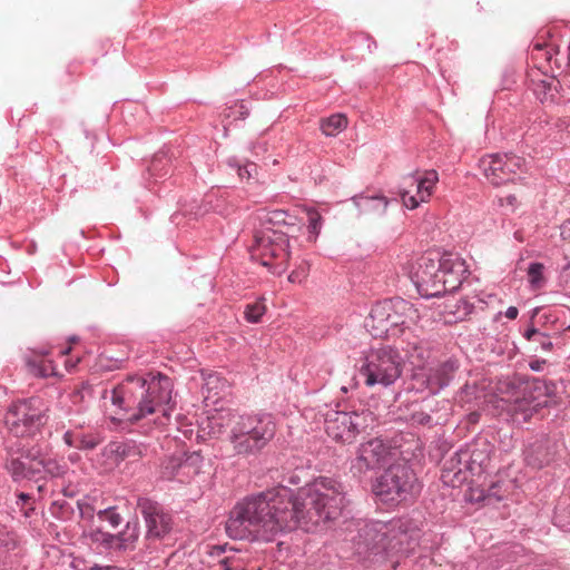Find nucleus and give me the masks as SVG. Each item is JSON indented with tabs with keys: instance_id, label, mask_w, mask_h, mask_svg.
Listing matches in <instances>:
<instances>
[{
	"instance_id": "0eeeda50",
	"label": "nucleus",
	"mask_w": 570,
	"mask_h": 570,
	"mask_svg": "<svg viewBox=\"0 0 570 570\" xmlns=\"http://www.w3.org/2000/svg\"><path fill=\"white\" fill-rule=\"evenodd\" d=\"M48 411L47 403L33 396L13 403L6 413L4 422L13 435L32 436L46 424Z\"/></svg>"
},
{
	"instance_id": "4468645a",
	"label": "nucleus",
	"mask_w": 570,
	"mask_h": 570,
	"mask_svg": "<svg viewBox=\"0 0 570 570\" xmlns=\"http://www.w3.org/2000/svg\"><path fill=\"white\" fill-rule=\"evenodd\" d=\"M548 386L541 381H534L524 389L523 396L517 399L509 407L513 422L524 423L534 413L548 405Z\"/></svg>"
},
{
	"instance_id": "a211bd4d",
	"label": "nucleus",
	"mask_w": 570,
	"mask_h": 570,
	"mask_svg": "<svg viewBox=\"0 0 570 570\" xmlns=\"http://www.w3.org/2000/svg\"><path fill=\"white\" fill-rule=\"evenodd\" d=\"M563 449V442L556 436H541L531 442L524 451L527 464L542 469L553 463Z\"/></svg>"
},
{
	"instance_id": "f704fd0d",
	"label": "nucleus",
	"mask_w": 570,
	"mask_h": 570,
	"mask_svg": "<svg viewBox=\"0 0 570 570\" xmlns=\"http://www.w3.org/2000/svg\"><path fill=\"white\" fill-rule=\"evenodd\" d=\"M97 517L99 518V520L108 522L109 525L114 529L118 528L122 522V518L120 513H118L116 507H108L98 510Z\"/></svg>"
},
{
	"instance_id": "bf43d9fd",
	"label": "nucleus",
	"mask_w": 570,
	"mask_h": 570,
	"mask_svg": "<svg viewBox=\"0 0 570 570\" xmlns=\"http://www.w3.org/2000/svg\"><path fill=\"white\" fill-rule=\"evenodd\" d=\"M69 351H70V348L61 350L60 354H67V353H69Z\"/></svg>"
},
{
	"instance_id": "c756f323",
	"label": "nucleus",
	"mask_w": 570,
	"mask_h": 570,
	"mask_svg": "<svg viewBox=\"0 0 570 570\" xmlns=\"http://www.w3.org/2000/svg\"><path fill=\"white\" fill-rule=\"evenodd\" d=\"M407 354L411 363L421 368V363L430 357V350L422 342H414L410 344Z\"/></svg>"
},
{
	"instance_id": "39448f33",
	"label": "nucleus",
	"mask_w": 570,
	"mask_h": 570,
	"mask_svg": "<svg viewBox=\"0 0 570 570\" xmlns=\"http://www.w3.org/2000/svg\"><path fill=\"white\" fill-rule=\"evenodd\" d=\"M421 491L414 471L406 463H392L373 484L374 494L384 503L399 504Z\"/></svg>"
},
{
	"instance_id": "2eb2a0df",
	"label": "nucleus",
	"mask_w": 570,
	"mask_h": 570,
	"mask_svg": "<svg viewBox=\"0 0 570 570\" xmlns=\"http://www.w3.org/2000/svg\"><path fill=\"white\" fill-rule=\"evenodd\" d=\"M439 180L435 170H426L422 175L412 174L403 179L400 195L405 207L416 208L420 203L426 202Z\"/></svg>"
},
{
	"instance_id": "412c9836",
	"label": "nucleus",
	"mask_w": 570,
	"mask_h": 570,
	"mask_svg": "<svg viewBox=\"0 0 570 570\" xmlns=\"http://www.w3.org/2000/svg\"><path fill=\"white\" fill-rule=\"evenodd\" d=\"M353 203L361 214L383 215L389 205V200L381 195L365 196L360 195L353 198Z\"/></svg>"
},
{
	"instance_id": "423d86ee",
	"label": "nucleus",
	"mask_w": 570,
	"mask_h": 570,
	"mask_svg": "<svg viewBox=\"0 0 570 570\" xmlns=\"http://www.w3.org/2000/svg\"><path fill=\"white\" fill-rule=\"evenodd\" d=\"M403 361L396 350L381 347L371 350L360 368L366 386L387 387L394 384L402 374Z\"/></svg>"
},
{
	"instance_id": "79ce46f5",
	"label": "nucleus",
	"mask_w": 570,
	"mask_h": 570,
	"mask_svg": "<svg viewBox=\"0 0 570 570\" xmlns=\"http://www.w3.org/2000/svg\"><path fill=\"white\" fill-rule=\"evenodd\" d=\"M78 508L80 510V515L82 519L91 520L95 513L97 514V511L88 503L78 502Z\"/></svg>"
},
{
	"instance_id": "dca6fc26",
	"label": "nucleus",
	"mask_w": 570,
	"mask_h": 570,
	"mask_svg": "<svg viewBox=\"0 0 570 570\" xmlns=\"http://www.w3.org/2000/svg\"><path fill=\"white\" fill-rule=\"evenodd\" d=\"M441 258L431 255L422 256L419 259L417 268L413 274V282L417 292L423 297H439L444 294V285L435 282L433 277L439 276Z\"/></svg>"
},
{
	"instance_id": "864d4df0",
	"label": "nucleus",
	"mask_w": 570,
	"mask_h": 570,
	"mask_svg": "<svg viewBox=\"0 0 570 570\" xmlns=\"http://www.w3.org/2000/svg\"><path fill=\"white\" fill-rule=\"evenodd\" d=\"M127 448H128V445H127V444H125V443H119V444H117V445H116L115 451H116L117 453L121 454L122 456H127V455H128V453H127Z\"/></svg>"
},
{
	"instance_id": "8fccbe9b",
	"label": "nucleus",
	"mask_w": 570,
	"mask_h": 570,
	"mask_svg": "<svg viewBox=\"0 0 570 570\" xmlns=\"http://www.w3.org/2000/svg\"><path fill=\"white\" fill-rule=\"evenodd\" d=\"M31 497L28 493L21 492L18 494L17 505L23 509L29 503Z\"/></svg>"
},
{
	"instance_id": "aec40b11",
	"label": "nucleus",
	"mask_w": 570,
	"mask_h": 570,
	"mask_svg": "<svg viewBox=\"0 0 570 570\" xmlns=\"http://www.w3.org/2000/svg\"><path fill=\"white\" fill-rule=\"evenodd\" d=\"M441 268L444 277L442 284L444 285V294L456 291L468 274L465 262L453 255L441 257Z\"/></svg>"
},
{
	"instance_id": "3c124183",
	"label": "nucleus",
	"mask_w": 570,
	"mask_h": 570,
	"mask_svg": "<svg viewBox=\"0 0 570 570\" xmlns=\"http://www.w3.org/2000/svg\"><path fill=\"white\" fill-rule=\"evenodd\" d=\"M561 236L570 240V218L561 225Z\"/></svg>"
},
{
	"instance_id": "393cba45",
	"label": "nucleus",
	"mask_w": 570,
	"mask_h": 570,
	"mask_svg": "<svg viewBox=\"0 0 570 570\" xmlns=\"http://www.w3.org/2000/svg\"><path fill=\"white\" fill-rule=\"evenodd\" d=\"M38 463H40V480L45 479L46 475L50 478H59L63 475L67 471L66 464L61 463L59 460L53 458H45L41 454V450L39 449V459Z\"/></svg>"
},
{
	"instance_id": "9d476101",
	"label": "nucleus",
	"mask_w": 570,
	"mask_h": 570,
	"mask_svg": "<svg viewBox=\"0 0 570 570\" xmlns=\"http://www.w3.org/2000/svg\"><path fill=\"white\" fill-rule=\"evenodd\" d=\"M459 368L458 361L449 358L434 367L416 368L411 377L410 389L435 395L450 384Z\"/></svg>"
},
{
	"instance_id": "c03bdc74",
	"label": "nucleus",
	"mask_w": 570,
	"mask_h": 570,
	"mask_svg": "<svg viewBox=\"0 0 570 570\" xmlns=\"http://www.w3.org/2000/svg\"><path fill=\"white\" fill-rule=\"evenodd\" d=\"M542 87L544 89H547V91H544L543 96L540 97V100L542 102H547V101H551V102H554V94L552 92V90L557 91V88H552V82L550 83H546L544 81H542Z\"/></svg>"
},
{
	"instance_id": "0e129e2a",
	"label": "nucleus",
	"mask_w": 570,
	"mask_h": 570,
	"mask_svg": "<svg viewBox=\"0 0 570 570\" xmlns=\"http://www.w3.org/2000/svg\"><path fill=\"white\" fill-rule=\"evenodd\" d=\"M471 416H472V420H475L476 414L472 413Z\"/></svg>"
},
{
	"instance_id": "9b49d317",
	"label": "nucleus",
	"mask_w": 570,
	"mask_h": 570,
	"mask_svg": "<svg viewBox=\"0 0 570 570\" xmlns=\"http://www.w3.org/2000/svg\"><path fill=\"white\" fill-rule=\"evenodd\" d=\"M324 425L327 435L334 441L351 443L362 429L366 426L363 413L345 412L330 409L324 414Z\"/></svg>"
},
{
	"instance_id": "a878e982",
	"label": "nucleus",
	"mask_w": 570,
	"mask_h": 570,
	"mask_svg": "<svg viewBox=\"0 0 570 570\" xmlns=\"http://www.w3.org/2000/svg\"><path fill=\"white\" fill-rule=\"evenodd\" d=\"M347 127V118L342 114H335L321 122V129L325 136L334 137Z\"/></svg>"
},
{
	"instance_id": "e2e57ef3",
	"label": "nucleus",
	"mask_w": 570,
	"mask_h": 570,
	"mask_svg": "<svg viewBox=\"0 0 570 570\" xmlns=\"http://www.w3.org/2000/svg\"><path fill=\"white\" fill-rule=\"evenodd\" d=\"M471 416H472V420H475L476 414L472 413Z\"/></svg>"
},
{
	"instance_id": "1a4fd4ad",
	"label": "nucleus",
	"mask_w": 570,
	"mask_h": 570,
	"mask_svg": "<svg viewBox=\"0 0 570 570\" xmlns=\"http://www.w3.org/2000/svg\"><path fill=\"white\" fill-rule=\"evenodd\" d=\"M397 452L383 440L375 438L362 443L351 463L354 476L362 478L368 471L390 466L394 463Z\"/></svg>"
},
{
	"instance_id": "f8f14e48",
	"label": "nucleus",
	"mask_w": 570,
	"mask_h": 570,
	"mask_svg": "<svg viewBox=\"0 0 570 570\" xmlns=\"http://www.w3.org/2000/svg\"><path fill=\"white\" fill-rule=\"evenodd\" d=\"M523 165L524 160L513 154L488 155L480 160L483 175L494 186L513 181Z\"/></svg>"
},
{
	"instance_id": "37998d69",
	"label": "nucleus",
	"mask_w": 570,
	"mask_h": 570,
	"mask_svg": "<svg viewBox=\"0 0 570 570\" xmlns=\"http://www.w3.org/2000/svg\"><path fill=\"white\" fill-rule=\"evenodd\" d=\"M307 275V268L305 266H301L297 271H294L289 274L288 281L292 283H301Z\"/></svg>"
},
{
	"instance_id": "ddd939ff",
	"label": "nucleus",
	"mask_w": 570,
	"mask_h": 570,
	"mask_svg": "<svg viewBox=\"0 0 570 570\" xmlns=\"http://www.w3.org/2000/svg\"><path fill=\"white\" fill-rule=\"evenodd\" d=\"M38 459L39 446L23 448L17 452L10 450L4 468L13 482L24 480L38 482L40 480V470L38 466L40 463H38Z\"/></svg>"
},
{
	"instance_id": "6e6d98bb",
	"label": "nucleus",
	"mask_w": 570,
	"mask_h": 570,
	"mask_svg": "<svg viewBox=\"0 0 570 570\" xmlns=\"http://www.w3.org/2000/svg\"><path fill=\"white\" fill-rule=\"evenodd\" d=\"M225 551L224 547L217 546L213 548L212 554L213 556H219Z\"/></svg>"
},
{
	"instance_id": "c85d7f7f",
	"label": "nucleus",
	"mask_w": 570,
	"mask_h": 570,
	"mask_svg": "<svg viewBox=\"0 0 570 570\" xmlns=\"http://www.w3.org/2000/svg\"><path fill=\"white\" fill-rule=\"evenodd\" d=\"M544 266L542 263H531L528 267V281L530 287L534 291L541 289L546 284L543 276Z\"/></svg>"
},
{
	"instance_id": "a19ab883",
	"label": "nucleus",
	"mask_w": 570,
	"mask_h": 570,
	"mask_svg": "<svg viewBox=\"0 0 570 570\" xmlns=\"http://www.w3.org/2000/svg\"><path fill=\"white\" fill-rule=\"evenodd\" d=\"M38 374L41 376L56 375L57 373L53 363L49 360H42L38 367Z\"/></svg>"
},
{
	"instance_id": "5701e85b",
	"label": "nucleus",
	"mask_w": 570,
	"mask_h": 570,
	"mask_svg": "<svg viewBox=\"0 0 570 570\" xmlns=\"http://www.w3.org/2000/svg\"><path fill=\"white\" fill-rule=\"evenodd\" d=\"M116 550L127 551L135 548V543L139 538V523L137 520L128 521L125 529L115 534Z\"/></svg>"
},
{
	"instance_id": "09e8293b",
	"label": "nucleus",
	"mask_w": 570,
	"mask_h": 570,
	"mask_svg": "<svg viewBox=\"0 0 570 570\" xmlns=\"http://www.w3.org/2000/svg\"><path fill=\"white\" fill-rule=\"evenodd\" d=\"M544 351H551L552 348V342L549 340V337L543 333V337H539L537 341Z\"/></svg>"
},
{
	"instance_id": "e433bc0d",
	"label": "nucleus",
	"mask_w": 570,
	"mask_h": 570,
	"mask_svg": "<svg viewBox=\"0 0 570 570\" xmlns=\"http://www.w3.org/2000/svg\"><path fill=\"white\" fill-rule=\"evenodd\" d=\"M91 541L102 544L107 549L116 550V537L115 534L104 532L101 530H94L89 534Z\"/></svg>"
},
{
	"instance_id": "052dcab7",
	"label": "nucleus",
	"mask_w": 570,
	"mask_h": 570,
	"mask_svg": "<svg viewBox=\"0 0 570 570\" xmlns=\"http://www.w3.org/2000/svg\"><path fill=\"white\" fill-rule=\"evenodd\" d=\"M43 490H45V485H43V484H41V485H39V487H38V491H39V492H43Z\"/></svg>"
},
{
	"instance_id": "473e14b6",
	"label": "nucleus",
	"mask_w": 570,
	"mask_h": 570,
	"mask_svg": "<svg viewBox=\"0 0 570 570\" xmlns=\"http://www.w3.org/2000/svg\"><path fill=\"white\" fill-rule=\"evenodd\" d=\"M226 387V382L223 381L217 374H209L205 379L203 391L207 393V399L210 396H217L220 390Z\"/></svg>"
},
{
	"instance_id": "4d7b16f0",
	"label": "nucleus",
	"mask_w": 570,
	"mask_h": 570,
	"mask_svg": "<svg viewBox=\"0 0 570 570\" xmlns=\"http://www.w3.org/2000/svg\"><path fill=\"white\" fill-rule=\"evenodd\" d=\"M438 274H440V275L436 277H433V278L435 279V282H439L442 285L443 281H444L442 268H440V272H438Z\"/></svg>"
},
{
	"instance_id": "4c0bfd02",
	"label": "nucleus",
	"mask_w": 570,
	"mask_h": 570,
	"mask_svg": "<svg viewBox=\"0 0 570 570\" xmlns=\"http://www.w3.org/2000/svg\"><path fill=\"white\" fill-rule=\"evenodd\" d=\"M78 445L77 449L79 450H92L98 444L101 443V438L98 434H82L78 432L77 436Z\"/></svg>"
},
{
	"instance_id": "6e6552de",
	"label": "nucleus",
	"mask_w": 570,
	"mask_h": 570,
	"mask_svg": "<svg viewBox=\"0 0 570 570\" xmlns=\"http://www.w3.org/2000/svg\"><path fill=\"white\" fill-rule=\"evenodd\" d=\"M287 233L272 227H265L254 234V242L250 249L252 258L261 259L262 265L272 267L273 259L278 261L275 267L277 273L286 269V262L289 257Z\"/></svg>"
},
{
	"instance_id": "f03ea898",
	"label": "nucleus",
	"mask_w": 570,
	"mask_h": 570,
	"mask_svg": "<svg viewBox=\"0 0 570 570\" xmlns=\"http://www.w3.org/2000/svg\"><path fill=\"white\" fill-rule=\"evenodd\" d=\"M173 389L167 375L148 373L128 377L109 393L106 391L104 397L124 412L125 420L135 423L155 413L168 419L174 407Z\"/></svg>"
},
{
	"instance_id": "58836bf2",
	"label": "nucleus",
	"mask_w": 570,
	"mask_h": 570,
	"mask_svg": "<svg viewBox=\"0 0 570 570\" xmlns=\"http://www.w3.org/2000/svg\"><path fill=\"white\" fill-rule=\"evenodd\" d=\"M228 165L236 168L238 176L244 179H249L256 173V165L253 163H247L244 166H240L236 159H229Z\"/></svg>"
},
{
	"instance_id": "5fc2aeb1",
	"label": "nucleus",
	"mask_w": 570,
	"mask_h": 570,
	"mask_svg": "<svg viewBox=\"0 0 570 570\" xmlns=\"http://www.w3.org/2000/svg\"><path fill=\"white\" fill-rule=\"evenodd\" d=\"M503 200L507 202V205L513 207L517 202V198L514 195H508L505 198L500 199L501 206H503Z\"/></svg>"
},
{
	"instance_id": "b1692460",
	"label": "nucleus",
	"mask_w": 570,
	"mask_h": 570,
	"mask_svg": "<svg viewBox=\"0 0 570 570\" xmlns=\"http://www.w3.org/2000/svg\"><path fill=\"white\" fill-rule=\"evenodd\" d=\"M235 416H230L225 413H216L212 416H208L206 422H204L203 431L208 430V434L213 438H218L224 433L226 425H233Z\"/></svg>"
},
{
	"instance_id": "c9c22d12",
	"label": "nucleus",
	"mask_w": 570,
	"mask_h": 570,
	"mask_svg": "<svg viewBox=\"0 0 570 570\" xmlns=\"http://www.w3.org/2000/svg\"><path fill=\"white\" fill-rule=\"evenodd\" d=\"M266 312V306L262 301H257L252 304H247L244 311V315L247 322L258 323L261 317Z\"/></svg>"
},
{
	"instance_id": "2f4dec72",
	"label": "nucleus",
	"mask_w": 570,
	"mask_h": 570,
	"mask_svg": "<svg viewBox=\"0 0 570 570\" xmlns=\"http://www.w3.org/2000/svg\"><path fill=\"white\" fill-rule=\"evenodd\" d=\"M307 222L308 240L315 242L322 228V216L316 209L311 208L307 210Z\"/></svg>"
},
{
	"instance_id": "a18cd8bd",
	"label": "nucleus",
	"mask_w": 570,
	"mask_h": 570,
	"mask_svg": "<svg viewBox=\"0 0 570 570\" xmlns=\"http://www.w3.org/2000/svg\"><path fill=\"white\" fill-rule=\"evenodd\" d=\"M77 436H78V432L67 431L63 434V441L67 445L77 449V445H78Z\"/></svg>"
},
{
	"instance_id": "603ef678",
	"label": "nucleus",
	"mask_w": 570,
	"mask_h": 570,
	"mask_svg": "<svg viewBox=\"0 0 570 570\" xmlns=\"http://www.w3.org/2000/svg\"><path fill=\"white\" fill-rule=\"evenodd\" d=\"M518 314H519V311L517 307L514 306H510L508 307V309L505 311V316L509 318V320H515L518 317Z\"/></svg>"
},
{
	"instance_id": "4be33fe9",
	"label": "nucleus",
	"mask_w": 570,
	"mask_h": 570,
	"mask_svg": "<svg viewBox=\"0 0 570 570\" xmlns=\"http://www.w3.org/2000/svg\"><path fill=\"white\" fill-rule=\"evenodd\" d=\"M203 465V456L199 452H184L181 453L180 465V480L179 482H189L195 475L200 472Z\"/></svg>"
},
{
	"instance_id": "ea45409f",
	"label": "nucleus",
	"mask_w": 570,
	"mask_h": 570,
	"mask_svg": "<svg viewBox=\"0 0 570 570\" xmlns=\"http://www.w3.org/2000/svg\"><path fill=\"white\" fill-rule=\"evenodd\" d=\"M412 424L431 426L433 423L432 416L423 411H415L411 414Z\"/></svg>"
},
{
	"instance_id": "6ab92c4d",
	"label": "nucleus",
	"mask_w": 570,
	"mask_h": 570,
	"mask_svg": "<svg viewBox=\"0 0 570 570\" xmlns=\"http://www.w3.org/2000/svg\"><path fill=\"white\" fill-rule=\"evenodd\" d=\"M137 508L141 512L146 527L147 538L160 539L171 530V517L165 513L161 505L148 498H139Z\"/></svg>"
},
{
	"instance_id": "f3484780",
	"label": "nucleus",
	"mask_w": 570,
	"mask_h": 570,
	"mask_svg": "<svg viewBox=\"0 0 570 570\" xmlns=\"http://www.w3.org/2000/svg\"><path fill=\"white\" fill-rule=\"evenodd\" d=\"M492 452V445L485 439H478L455 453L458 471H469L471 474L482 473L489 462Z\"/></svg>"
},
{
	"instance_id": "de8ad7c7",
	"label": "nucleus",
	"mask_w": 570,
	"mask_h": 570,
	"mask_svg": "<svg viewBox=\"0 0 570 570\" xmlns=\"http://www.w3.org/2000/svg\"><path fill=\"white\" fill-rule=\"evenodd\" d=\"M163 164V156H156L153 161H151V165L149 167V171L153 176H157V171L158 169L160 168Z\"/></svg>"
},
{
	"instance_id": "20e7f679",
	"label": "nucleus",
	"mask_w": 570,
	"mask_h": 570,
	"mask_svg": "<svg viewBox=\"0 0 570 570\" xmlns=\"http://www.w3.org/2000/svg\"><path fill=\"white\" fill-rule=\"evenodd\" d=\"M419 318V312L412 303L394 297L373 305L365 326L374 337L396 336L403 327L416 324Z\"/></svg>"
},
{
	"instance_id": "72a5a7b5",
	"label": "nucleus",
	"mask_w": 570,
	"mask_h": 570,
	"mask_svg": "<svg viewBox=\"0 0 570 570\" xmlns=\"http://www.w3.org/2000/svg\"><path fill=\"white\" fill-rule=\"evenodd\" d=\"M219 568L220 570H248L244 559L236 551L220 559Z\"/></svg>"
},
{
	"instance_id": "f257e3e1",
	"label": "nucleus",
	"mask_w": 570,
	"mask_h": 570,
	"mask_svg": "<svg viewBox=\"0 0 570 570\" xmlns=\"http://www.w3.org/2000/svg\"><path fill=\"white\" fill-rule=\"evenodd\" d=\"M345 505L342 483L321 476L296 494L281 485L247 497L232 510L225 529L234 540L272 541L285 531H308L312 525L336 520Z\"/></svg>"
},
{
	"instance_id": "69168bd1",
	"label": "nucleus",
	"mask_w": 570,
	"mask_h": 570,
	"mask_svg": "<svg viewBox=\"0 0 570 570\" xmlns=\"http://www.w3.org/2000/svg\"><path fill=\"white\" fill-rule=\"evenodd\" d=\"M100 570H111L110 568H106V569H100Z\"/></svg>"
},
{
	"instance_id": "7ed1b4c3",
	"label": "nucleus",
	"mask_w": 570,
	"mask_h": 570,
	"mask_svg": "<svg viewBox=\"0 0 570 570\" xmlns=\"http://www.w3.org/2000/svg\"><path fill=\"white\" fill-rule=\"evenodd\" d=\"M275 434L276 423L271 414L239 415L234 417L229 442L237 455H257Z\"/></svg>"
},
{
	"instance_id": "13d9d810",
	"label": "nucleus",
	"mask_w": 570,
	"mask_h": 570,
	"mask_svg": "<svg viewBox=\"0 0 570 570\" xmlns=\"http://www.w3.org/2000/svg\"><path fill=\"white\" fill-rule=\"evenodd\" d=\"M271 252H272V246H268V247L266 248V259L272 261V259H271Z\"/></svg>"
},
{
	"instance_id": "7c9ffc66",
	"label": "nucleus",
	"mask_w": 570,
	"mask_h": 570,
	"mask_svg": "<svg viewBox=\"0 0 570 570\" xmlns=\"http://www.w3.org/2000/svg\"><path fill=\"white\" fill-rule=\"evenodd\" d=\"M261 219L263 223L272 226L293 225V223L288 220L293 219V217L287 212L281 209L268 212L261 217Z\"/></svg>"
},
{
	"instance_id": "680f3d73",
	"label": "nucleus",
	"mask_w": 570,
	"mask_h": 570,
	"mask_svg": "<svg viewBox=\"0 0 570 570\" xmlns=\"http://www.w3.org/2000/svg\"><path fill=\"white\" fill-rule=\"evenodd\" d=\"M532 370H539L538 365H531Z\"/></svg>"
},
{
	"instance_id": "bb28decb",
	"label": "nucleus",
	"mask_w": 570,
	"mask_h": 570,
	"mask_svg": "<svg viewBox=\"0 0 570 570\" xmlns=\"http://www.w3.org/2000/svg\"><path fill=\"white\" fill-rule=\"evenodd\" d=\"M181 453L167 458L161 465V476L167 480H180Z\"/></svg>"
},
{
	"instance_id": "cd10ccee",
	"label": "nucleus",
	"mask_w": 570,
	"mask_h": 570,
	"mask_svg": "<svg viewBox=\"0 0 570 570\" xmlns=\"http://www.w3.org/2000/svg\"><path fill=\"white\" fill-rule=\"evenodd\" d=\"M19 538L14 531L7 525L0 524V551L10 552L18 548Z\"/></svg>"
},
{
	"instance_id": "49530a36",
	"label": "nucleus",
	"mask_w": 570,
	"mask_h": 570,
	"mask_svg": "<svg viewBox=\"0 0 570 570\" xmlns=\"http://www.w3.org/2000/svg\"><path fill=\"white\" fill-rule=\"evenodd\" d=\"M524 337L528 340V341H533L535 342L539 337H543V333L539 332L537 328L534 327H531V328H528L525 332H524Z\"/></svg>"
}]
</instances>
